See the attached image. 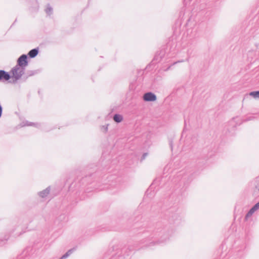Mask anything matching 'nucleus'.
I'll return each mask as SVG.
<instances>
[{
    "instance_id": "obj_1",
    "label": "nucleus",
    "mask_w": 259,
    "mask_h": 259,
    "mask_svg": "<svg viewBox=\"0 0 259 259\" xmlns=\"http://www.w3.org/2000/svg\"><path fill=\"white\" fill-rule=\"evenodd\" d=\"M24 67L16 65L11 70V77L15 78L16 80L20 79L24 74Z\"/></svg>"
},
{
    "instance_id": "obj_2",
    "label": "nucleus",
    "mask_w": 259,
    "mask_h": 259,
    "mask_svg": "<svg viewBox=\"0 0 259 259\" xmlns=\"http://www.w3.org/2000/svg\"><path fill=\"white\" fill-rule=\"evenodd\" d=\"M18 65L17 66H20L25 67L27 65V56L26 55H22L18 60Z\"/></svg>"
},
{
    "instance_id": "obj_3",
    "label": "nucleus",
    "mask_w": 259,
    "mask_h": 259,
    "mask_svg": "<svg viewBox=\"0 0 259 259\" xmlns=\"http://www.w3.org/2000/svg\"><path fill=\"white\" fill-rule=\"evenodd\" d=\"M143 98L146 101L152 102L156 100V96L153 93L149 92L144 94Z\"/></svg>"
},
{
    "instance_id": "obj_4",
    "label": "nucleus",
    "mask_w": 259,
    "mask_h": 259,
    "mask_svg": "<svg viewBox=\"0 0 259 259\" xmlns=\"http://www.w3.org/2000/svg\"><path fill=\"white\" fill-rule=\"evenodd\" d=\"M11 76L7 72L4 70H0V80H8Z\"/></svg>"
},
{
    "instance_id": "obj_5",
    "label": "nucleus",
    "mask_w": 259,
    "mask_h": 259,
    "mask_svg": "<svg viewBox=\"0 0 259 259\" xmlns=\"http://www.w3.org/2000/svg\"><path fill=\"white\" fill-rule=\"evenodd\" d=\"M50 191V187L46 188L43 191L39 192L38 195L41 198H45L49 194Z\"/></svg>"
},
{
    "instance_id": "obj_6",
    "label": "nucleus",
    "mask_w": 259,
    "mask_h": 259,
    "mask_svg": "<svg viewBox=\"0 0 259 259\" xmlns=\"http://www.w3.org/2000/svg\"><path fill=\"white\" fill-rule=\"evenodd\" d=\"M259 208V202L256 203L248 212L247 214V217H249L255 211H256L257 209Z\"/></svg>"
},
{
    "instance_id": "obj_7",
    "label": "nucleus",
    "mask_w": 259,
    "mask_h": 259,
    "mask_svg": "<svg viewBox=\"0 0 259 259\" xmlns=\"http://www.w3.org/2000/svg\"><path fill=\"white\" fill-rule=\"evenodd\" d=\"M113 120L117 123L121 122L123 120V117L120 114H115L113 116Z\"/></svg>"
},
{
    "instance_id": "obj_8",
    "label": "nucleus",
    "mask_w": 259,
    "mask_h": 259,
    "mask_svg": "<svg viewBox=\"0 0 259 259\" xmlns=\"http://www.w3.org/2000/svg\"><path fill=\"white\" fill-rule=\"evenodd\" d=\"M38 54V50L36 49L31 50L28 53L29 56L33 58L35 57Z\"/></svg>"
},
{
    "instance_id": "obj_9",
    "label": "nucleus",
    "mask_w": 259,
    "mask_h": 259,
    "mask_svg": "<svg viewBox=\"0 0 259 259\" xmlns=\"http://www.w3.org/2000/svg\"><path fill=\"white\" fill-rule=\"evenodd\" d=\"M74 249H71L69 250L65 254H64L60 259H65L69 256L73 252Z\"/></svg>"
},
{
    "instance_id": "obj_10",
    "label": "nucleus",
    "mask_w": 259,
    "mask_h": 259,
    "mask_svg": "<svg viewBox=\"0 0 259 259\" xmlns=\"http://www.w3.org/2000/svg\"><path fill=\"white\" fill-rule=\"evenodd\" d=\"M249 95L254 98L259 99V91L252 92L249 93Z\"/></svg>"
},
{
    "instance_id": "obj_11",
    "label": "nucleus",
    "mask_w": 259,
    "mask_h": 259,
    "mask_svg": "<svg viewBox=\"0 0 259 259\" xmlns=\"http://www.w3.org/2000/svg\"><path fill=\"white\" fill-rule=\"evenodd\" d=\"M45 11L48 15H51L52 13L53 9L50 6H47Z\"/></svg>"
},
{
    "instance_id": "obj_12",
    "label": "nucleus",
    "mask_w": 259,
    "mask_h": 259,
    "mask_svg": "<svg viewBox=\"0 0 259 259\" xmlns=\"http://www.w3.org/2000/svg\"><path fill=\"white\" fill-rule=\"evenodd\" d=\"M102 128L104 130V132H106L108 130V125H104L102 126Z\"/></svg>"
},
{
    "instance_id": "obj_13",
    "label": "nucleus",
    "mask_w": 259,
    "mask_h": 259,
    "mask_svg": "<svg viewBox=\"0 0 259 259\" xmlns=\"http://www.w3.org/2000/svg\"><path fill=\"white\" fill-rule=\"evenodd\" d=\"M2 113V107L0 105V117H1Z\"/></svg>"
},
{
    "instance_id": "obj_14",
    "label": "nucleus",
    "mask_w": 259,
    "mask_h": 259,
    "mask_svg": "<svg viewBox=\"0 0 259 259\" xmlns=\"http://www.w3.org/2000/svg\"><path fill=\"white\" fill-rule=\"evenodd\" d=\"M147 153H144L143 155V156H142V159H144L145 158V157L147 156Z\"/></svg>"
}]
</instances>
